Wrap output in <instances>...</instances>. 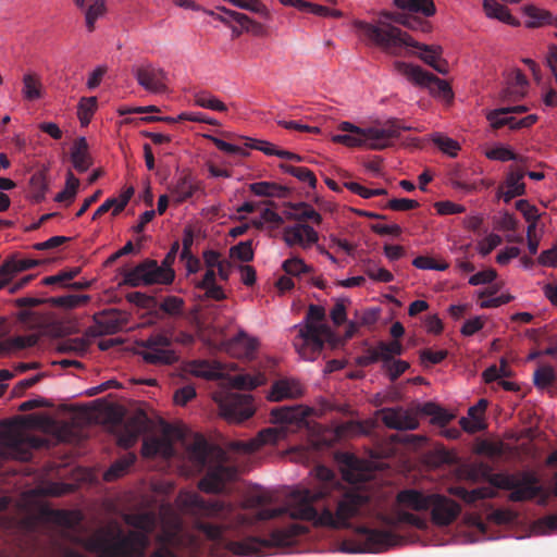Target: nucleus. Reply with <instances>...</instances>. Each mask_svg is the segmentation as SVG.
<instances>
[{
    "instance_id": "f257e3e1",
    "label": "nucleus",
    "mask_w": 557,
    "mask_h": 557,
    "mask_svg": "<svg viewBox=\"0 0 557 557\" xmlns=\"http://www.w3.org/2000/svg\"><path fill=\"white\" fill-rule=\"evenodd\" d=\"M50 520L63 528L60 532L62 540L82 546L97 557H145L158 524L156 548L149 557H180L178 553L194 550L199 544L171 507L162 508L159 516L153 510L125 512L122 520L128 527L127 531L120 522L111 520L87 537L72 532L76 521L67 510H51Z\"/></svg>"
},
{
    "instance_id": "f03ea898",
    "label": "nucleus",
    "mask_w": 557,
    "mask_h": 557,
    "mask_svg": "<svg viewBox=\"0 0 557 557\" xmlns=\"http://www.w3.org/2000/svg\"><path fill=\"white\" fill-rule=\"evenodd\" d=\"M317 483L311 488H296L284 507L270 508V496L253 491L246 482V525L250 517L270 520L288 513L293 520L312 522L317 527L348 528L351 518L368 511L370 497L364 492L347 488L327 467L319 465L311 470Z\"/></svg>"
},
{
    "instance_id": "7ed1b4c3",
    "label": "nucleus",
    "mask_w": 557,
    "mask_h": 557,
    "mask_svg": "<svg viewBox=\"0 0 557 557\" xmlns=\"http://www.w3.org/2000/svg\"><path fill=\"white\" fill-rule=\"evenodd\" d=\"M180 500L194 529L213 543L211 557L244 556V504L206 499L196 493L181 496Z\"/></svg>"
},
{
    "instance_id": "20e7f679",
    "label": "nucleus",
    "mask_w": 557,
    "mask_h": 557,
    "mask_svg": "<svg viewBox=\"0 0 557 557\" xmlns=\"http://www.w3.org/2000/svg\"><path fill=\"white\" fill-rule=\"evenodd\" d=\"M354 27L362 40L369 47L381 49L386 54L400 57L405 52L412 53L409 49L421 50L419 58L432 66L438 73H446V62L441 60L442 48L438 46H428L416 41L408 33L385 21H375L373 23L356 20Z\"/></svg>"
},
{
    "instance_id": "39448f33",
    "label": "nucleus",
    "mask_w": 557,
    "mask_h": 557,
    "mask_svg": "<svg viewBox=\"0 0 557 557\" xmlns=\"http://www.w3.org/2000/svg\"><path fill=\"white\" fill-rule=\"evenodd\" d=\"M339 131L346 134H338L332 137L334 143L347 147L366 146L372 150H383L392 145L393 139L400 136L401 131H409V126L401 125L396 119L386 121L382 127L361 128L350 122H342Z\"/></svg>"
},
{
    "instance_id": "423d86ee",
    "label": "nucleus",
    "mask_w": 557,
    "mask_h": 557,
    "mask_svg": "<svg viewBox=\"0 0 557 557\" xmlns=\"http://www.w3.org/2000/svg\"><path fill=\"white\" fill-rule=\"evenodd\" d=\"M325 310L318 305H310L304 325H295L299 330L294 341V347L305 360H314L324 348V343L330 339L332 332L322 323Z\"/></svg>"
},
{
    "instance_id": "0eeeda50",
    "label": "nucleus",
    "mask_w": 557,
    "mask_h": 557,
    "mask_svg": "<svg viewBox=\"0 0 557 557\" xmlns=\"http://www.w3.org/2000/svg\"><path fill=\"white\" fill-rule=\"evenodd\" d=\"M310 410L302 406H283L272 409L271 421L278 424V428H269L259 432L256 440L246 441V456L259 446L264 444H275L285 436L287 430H294L305 423ZM248 470V459L246 458V471Z\"/></svg>"
},
{
    "instance_id": "6e6552de",
    "label": "nucleus",
    "mask_w": 557,
    "mask_h": 557,
    "mask_svg": "<svg viewBox=\"0 0 557 557\" xmlns=\"http://www.w3.org/2000/svg\"><path fill=\"white\" fill-rule=\"evenodd\" d=\"M381 523L389 529H396L400 524H409L418 529H425L428 522L414 513L408 511H397L395 515L382 513L379 516ZM359 533L363 536L369 550L377 553L395 546L399 542V536L393 530H380L362 527Z\"/></svg>"
},
{
    "instance_id": "1a4fd4ad",
    "label": "nucleus",
    "mask_w": 557,
    "mask_h": 557,
    "mask_svg": "<svg viewBox=\"0 0 557 557\" xmlns=\"http://www.w3.org/2000/svg\"><path fill=\"white\" fill-rule=\"evenodd\" d=\"M487 481L492 486L510 491L508 499L513 503H522L541 497L540 504L545 505L547 495L534 472L520 471L518 473H491Z\"/></svg>"
},
{
    "instance_id": "9d476101",
    "label": "nucleus",
    "mask_w": 557,
    "mask_h": 557,
    "mask_svg": "<svg viewBox=\"0 0 557 557\" xmlns=\"http://www.w3.org/2000/svg\"><path fill=\"white\" fill-rule=\"evenodd\" d=\"M180 250L178 242H174L159 265L156 260L146 259L131 270L123 273V283L125 285L137 287L141 284H171L174 281L175 272L172 265Z\"/></svg>"
},
{
    "instance_id": "9b49d317",
    "label": "nucleus",
    "mask_w": 557,
    "mask_h": 557,
    "mask_svg": "<svg viewBox=\"0 0 557 557\" xmlns=\"http://www.w3.org/2000/svg\"><path fill=\"white\" fill-rule=\"evenodd\" d=\"M308 532L307 527L290 521L284 527L273 529L269 536L258 537L246 534V556L264 555L272 547L290 546L296 542L297 536Z\"/></svg>"
},
{
    "instance_id": "f8f14e48",
    "label": "nucleus",
    "mask_w": 557,
    "mask_h": 557,
    "mask_svg": "<svg viewBox=\"0 0 557 557\" xmlns=\"http://www.w3.org/2000/svg\"><path fill=\"white\" fill-rule=\"evenodd\" d=\"M394 67L411 83L421 87H428L431 92L441 96L444 99L453 98V90L449 84L423 70L421 66L403 61H396L394 62Z\"/></svg>"
},
{
    "instance_id": "ddd939ff",
    "label": "nucleus",
    "mask_w": 557,
    "mask_h": 557,
    "mask_svg": "<svg viewBox=\"0 0 557 557\" xmlns=\"http://www.w3.org/2000/svg\"><path fill=\"white\" fill-rule=\"evenodd\" d=\"M172 341L163 334H153L146 339L137 343L138 355L146 363L153 366L173 364L177 361V356L171 349Z\"/></svg>"
},
{
    "instance_id": "4468645a",
    "label": "nucleus",
    "mask_w": 557,
    "mask_h": 557,
    "mask_svg": "<svg viewBox=\"0 0 557 557\" xmlns=\"http://www.w3.org/2000/svg\"><path fill=\"white\" fill-rule=\"evenodd\" d=\"M137 84L151 94H163L168 90V73L146 61L132 70Z\"/></svg>"
},
{
    "instance_id": "2eb2a0df",
    "label": "nucleus",
    "mask_w": 557,
    "mask_h": 557,
    "mask_svg": "<svg viewBox=\"0 0 557 557\" xmlns=\"http://www.w3.org/2000/svg\"><path fill=\"white\" fill-rule=\"evenodd\" d=\"M246 391L253 389L258 386L265 384L267 371L274 367L273 360L267 358L261 363L260 368L257 369L255 364H250L253 360V352L260 346V342L257 337L249 336L246 334Z\"/></svg>"
},
{
    "instance_id": "dca6fc26",
    "label": "nucleus",
    "mask_w": 557,
    "mask_h": 557,
    "mask_svg": "<svg viewBox=\"0 0 557 557\" xmlns=\"http://www.w3.org/2000/svg\"><path fill=\"white\" fill-rule=\"evenodd\" d=\"M431 519L436 525H448L453 523L461 511L460 505L444 495L432 494L430 502Z\"/></svg>"
},
{
    "instance_id": "f3484780",
    "label": "nucleus",
    "mask_w": 557,
    "mask_h": 557,
    "mask_svg": "<svg viewBox=\"0 0 557 557\" xmlns=\"http://www.w3.org/2000/svg\"><path fill=\"white\" fill-rule=\"evenodd\" d=\"M236 469L219 465L208 470L205 476L199 481V488L206 493H220L226 488V484L235 480Z\"/></svg>"
},
{
    "instance_id": "a211bd4d",
    "label": "nucleus",
    "mask_w": 557,
    "mask_h": 557,
    "mask_svg": "<svg viewBox=\"0 0 557 557\" xmlns=\"http://www.w3.org/2000/svg\"><path fill=\"white\" fill-rule=\"evenodd\" d=\"M221 416L230 423L244 421V396L239 393L224 392L214 397Z\"/></svg>"
},
{
    "instance_id": "6ab92c4d",
    "label": "nucleus",
    "mask_w": 557,
    "mask_h": 557,
    "mask_svg": "<svg viewBox=\"0 0 557 557\" xmlns=\"http://www.w3.org/2000/svg\"><path fill=\"white\" fill-rule=\"evenodd\" d=\"M126 324V319L117 310L101 312L95 317V325L86 334L89 336L111 335L120 332Z\"/></svg>"
},
{
    "instance_id": "aec40b11",
    "label": "nucleus",
    "mask_w": 557,
    "mask_h": 557,
    "mask_svg": "<svg viewBox=\"0 0 557 557\" xmlns=\"http://www.w3.org/2000/svg\"><path fill=\"white\" fill-rule=\"evenodd\" d=\"M377 414L388 429L416 430L419 426L416 416L401 407L383 408Z\"/></svg>"
},
{
    "instance_id": "412c9836",
    "label": "nucleus",
    "mask_w": 557,
    "mask_h": 557,
    "mask_svg": "<svg viewBox=\"0 0 557 557\" xmlns=\"http://www.w3.org/2000/svg\"><path fill=\"white\" fill-rule=\"evenodd\" d=\"M318 233L308 224L286 226L283 231V239L288 247L300 246L307 248L318 242Z\"/></svg>"
},
{
    "instance_id": "4be33fe9",
    "label": "nucleus",
    "mask_w": 557,
    "mask_h": 557,
    "mask_svg": "<svg viewBox=\"0 0 557 557\" xmlns=\"http://www.w3.org/2000/svg\"><path fill=\"white\" fill-rule=\"evenodd\" d=\"M305 389L301 383L295 379H281L275 381L268 395L271 401H281L283 399H296L304 395Z\"/></svg>"
},
{
    "instance_id": "5701e85b",
    "label": "nucleus",
    "mask_w": 557,
    "mask_h": 557,
    "mask_svg": "<svg viewBox=\"0 0 557 557\" xmlns=\"http://www.w3.org/2000/svg\"><path fill=\"white\" fill-rule=\"evenodd\" d=\"M41 263L40 260L32 258H9L0 267V289L3 288L14 274L33 269Z\"/></svg>"
},
{
    "instance_id": "b1692460",
    "label": "nucleus",
    "mask_w": 557,
    "mask_h": 557,
    "mask_svg": "<svg viewBox=\"0 0 557 557\" xmlns=\"http://www.w3.org/2000/svg\"><path fill=\"white\" fill-rule=\"evenodd\" d=\"M528 79L521 70H513L507 78L506 87L500 92L503 101L511 102L521 99L527 90Z\"/></svg>"
},
{
    "instance_id": "393cba45",
    "label": "nucleus",
    "mask_w": 557,
    "mask_h": 557,
    "mask_svg": "<svg viewBox=\"0 0 557 557\" xmlns=\"http://www.w3.org/2000/svg\"><path fill=\"white\" fill-rule=\"evenodd\" d=\"M431 498L432 494H424L413 488L403 490L396 496L397 504L400 507L416 511L429 510Z\"/></svg>"
},
{
    "instance_id": "a878e982",
    "label": "nucleus",
    "mask_w": 557,
    "mask_h": 557,
    "mask_svg": "<svg viewBox=\"0 0 557 557\" xmlns=\"http://www.w3.org/2000/svg\"><path fill=\"white\" fill-rule=\"evenodd\" d=\"M525 173L521 169L510 168L508 172L505 185V190L503 187H499L498 194L499 197L504 199L505 202H509L511 199L518 196H522L525 193V185L523 183V177Z\"/></svg>"
},
{
    "instance_id": "bb28decb",
    "label": "nucleus",
    "mask_w": 557,
    "mask_h": 557,
    "mask_svg": "<svg viewBox=\"0 0 557 557\" xmlns=\"http://www.w3.org/2000/svg\"><path fill=\"white\" fill-rule=\"evenodd\" d=\"M200 188L199 184L189 175H180L169 186L170 194L176 203H182L194 196Z\"/></svg>"
},
{
    "instance_id": "cd10ccee",
    "label": "nucleus",
    "mask_w": 557,
    "mask_h": 557,
    "mask_svg": "<svg viewBox=\"0 0 557 557\" xmlns=\"http://www.w3.org/2000/svg\"><path fill=\"white\" fill-rule=\"evenodd\" d=\"M145 424L139 418H131L119 426L117 443L124 448L132 447L144 432Z\"/></svg>"
},
{
    "instance_id": "c85d7f7f",
    "label": "nucleus",
    "mask_w": 557,
    "mask_h": 557,
    "mask_svg": "<svg viewBox=\"0 0 557 557\" xmlns=\"http://www.w3.org/2000/svg\"><path fill=\"white\" fill-rule=\"evenodd\" d=\"M488 401L484 398H481L474 406L470 407L468 410V418H461L459 423L461 428L468 433H475L485 429V423L483 421L482 414L485 412L487 408Z\"/></svg>"
},
{
    "instance_id": "c756f323",
    "label": "nucleus",
    "mask_w": 557,
    "mask_h": 557,
    "mask_svg": "<svg viewBox=\"0 0 557 557\" xmlns=\"http://www.w3.org/2000/svg\"><path fill=\"white\" fill-rule=\"evenodd\" d=\"M71 161L74 169L79 172H86L92 164L91 157L88 152V143L85 137H78L71 149Z\"/></svg>"
},
{
    "instance_id": "7c9ffc66",
    "label": "nucleus",
    "mask_w": 557,
    "mask_h": 557,
    "mask_svg": "<svg viewBox=\"0 0 557 557\" xmlns=\"http://www.w3.org/2000/svg\"><path fill=\"white\" fill-rule=\"evenodd\" d=\"M230 259L231 262L223 261L219 264V275L222 280H227L230 274V269L232 264L236 267L238 270L240 277L244 280V242L237 243L230 249Z\"/></svg>"
},
{
    "instance_id": "2f4dec72",
    "label": "nucleus",
    "mask_w": 557,
    "mask_h": 557,
    "mask_svg": "<svg viewBox=\"0 0 557 557\" xmlns=\"http://www.w3.org/2000/svg\"><path fill=\"white\" fill-rule=\"evenodd\" d=\"M79 9H85L86 26L89 32L95 29L96 21L106 12L104 0H74Z\"/></svg>"
},
{
    "instance_id": "473e14b6",
    "label": "nucleus",
    "mask_w": 557,
    "mask_h": 557,
    "mask_svg": "<svg viewBox=\"0 0 557 557\" xmlns=\"http://www.w3.org/2000/svg\"><path fill=\"white\" fill-rule=\"evenodd\" d=\"M211 450L212 446L206 437L200 434H197L188 446L190 459L199 467H205L207 465Z\"/></svg>"
},
{
    "instance_id": "72a5a7b5",
    "label": "nucleus",
    "mask_w": 557,
    "mask_h": 557,
    "mask_svg": "<svg viewBox=\"0 0 557 557\" xmlns=\"http://www.w3.org/2000/svg\"><path fill=\"white\" fill-rule=\"evenodd\" d=\"M285 214L288 219H295L299 221L310 220L315 224H320L322 221L321 214L306 202L288 203Z\"/></svg>"
},
{
    "instance_id": "f704fd0d",
    "label": "nucleus",
    "mask_w": 557,
    "mask_h": 557,
    "mask_svg": "<svg viewBox=\"0 0 557 557\" xmlns=\"http://www.w3.org/2000/svg\"><path fill=\"white\" fill-rule=\"evenodd\" d=\"M249 190L258 197H277L286 198L290 194V189L286 186L271 182H257L249 185Z\"/></svg>"
},
{
    "instance_id": "c9c22d12",
    "label": "nucleus",
    "mask_w": 557,
    "mask_h": 557,
    "mask_svg": "<svg viewBox=\"0 0 557 557\" xmlns=\"http://www.w3.org/2000/svg\"><path fill=\"white\" fill-rule=\"evenodd\" d=\"M371 349L376 356V362L383 361L384 367L393 360L394 356H399L404 351V347L398 341H380L375 346H371Z\"/></svg>"
},
{
    "instance_id": "e433bc0d",
    "label": "nucleus",
    "mask_w": 557,
    "mask_h": 557,
    "mask_svg": "<svg viewBox=\"0 0 557 557\" xmlns=\"http://www.w3.org/2000/svg\"><path fill=\"white\" fill-rule=\"evenodd\" d=\"M483 9L485 14L491 18H496L511 26H518L519 21L513 17L508 9L496 0H484Z\"/></svg>"
},
{
    "instance_id": "4c0bfd02",
    "label": "nucleus",
    "mask_w": 557,
    "mask_h": 557,
    "mask_svg": "<svg viewBox=\"0 0 557 557\" xmlns=\"http://www.w3.org/2000/svg\"><path fill=\"white\" fill-rule=\"evenodd\" d=\"M394 3L399 9L420 13L426 17L433 16L436 12L433 0H394Z\"/></svg>"
},
{
    "instance_id": "58836bf2",
    "label": "nucleus",
    "mask_w": 557,
    "mask_h": 557,
    "mask_svg": "<svg viewBox=\"0 0 557 557\" xmlns=\"http://www.w3.org/2000/svg\"><path fill=\"white\" fill-rule=\"evenodd\" d=\"M385 21L394 25L392 22L401 24L410 29H424L425 22L419 17L407 15L405 13H394L384 11L377 21Z\"/></svg>"
},
{
    "instance_id": "ea45409f",
    "label": "nucleus",
    "mask_w": 557,
    "mask_h": 557,
    "mask_svg": "<svg viewBox=\"0 0 557 557\" xmlns=\"http://www.w3.org/2000/svg\"><path fill=\"white\" fill-rule=\"evenodd\" d=\"M22 95L27 101H35L42 97V84L35 73H26L23 76Z\"/></svg>"
},
{
    "instance_id": "a19ab883",
    "label": "nucleus",
    "mask_w": 557,
    "mask_h": 557,
    "mask_svg": "<svg viewBox=\"0 0 557 557\" xmlns=\"http://www.w3.org/2000/svg\"><path fill=\"white\" fill-rule=\"evenodd\" d=\"M216 10L222 12V15L218 16V21L232 28L233 37H239L244 28V14L225 7H216Z\"/></svg>"
},
{
    "instance_id": "79ce46f5",
    "label": "nucleus",
    "mask_w": 557,
    "mask_h": 557,
    "mask_svg": "<svg viewBox=\"0 0 557 557\" xmlns=\"http://www.w3.org/2000/svg\"><path fill=\"white\" fill-rule=\"evenodd\" d=\"M35 446L34 440L25 441L20 437H13L8 444V450L13 458L21 461H27L32 458V449Z\"/></svg>"
},
{
    "instance_id": "37998d69",
    "label": "nucleus",
    "mask_w": 557,
    "mask_h": 557,
    "mask_svg": "<svg viewBox=\"0 0 557 557\" xmlns=\"http://www.w3.org/2000/svg\"><path fill=\"white\" fill-rule=\"evenodd\" d=\"M141 451L145 457L161 455L169 458L173 455L174 449L169 441L163 438H153L144 443Z\"/></svg>"
},
{
    "instance_id": "c03bdc74",
    "label": "nucleus",
    "mask_w": 557,
    "mask_h": 557,
    "mask_svg": "<svg viewBox=\"0 0 557 557\" xmlns=\"http://www.w3.org/2000/svg\"><path fill=\"white\" fill-rule=\"evenodd\" d=\"M135 460L136 456L134 454H127L126 456L114 461L104 472V481L111 482L123 476L127 472L128 468L135 462Z\"/></svg>"
},
{
    "instance_id": "a18cd8bd",
    "label": "nucleus",
    "mask_w": 557,
    "mask_h": 557,
    "mask_svg": "<svg viewBox=\"0 0 557 557\" xmlns=\"http://www.w3.org/2000/svg\"><path fill=\"white\" fill-rule=\"evenodd\" d=\"M523 12L530 18L525 23L529 28L542 27L550 23L552 13L547 10L529 4L523 8Z\"/></svg>"
},
{
    "instance_id": "49530a36",
    "label": "nucleus",
    "mask_w": 557,
    "mask_h": 557,
    "mask_svg": "<svg viewBox=\"0 0 557 557\" xmlns=\"http://www.w3.org/2000/svg\"><path fill=\"white\" fill-rule=\"evenodd\" d=\"M198 287L205 290V295L213 300H221L224 298L223 289L215 283V270L207 269Z\"/></svg>"
},
{
    "instance_id": "de8ad7c7",
    "label": "nucleus",
    "mask_w": 557,
    "mask_h": 557,
    "mask_svg": "<svg viewBox=\"0 0 557 557\" xmlns=\"http://www.w3.org/2000/svg\"><path fill=\"white\" fill-rule=\"evenodd\" d=\"M38 337L34 334L25 336H15L0 343V355L11 350H18L33 347L37 344Z\"/></svg>"
},
{
    "instance_id": "09e8293b",
    "label": "nucleus",
    "mask_w": 557,
    "mask_h": 557,
    "mask_svg": "<svg viewBox=\"0 0 557 557\" xmlns=\"http://www.w3.org/2000/svg\"><path fill=\"white\" fill-rule=\"evenodd\" d=\"M283 223V219L280 214H277L275 211L263 208L261 210V214L258 219H250L246 216V230L253 225L257 228L263 227L265 224H270L272 227H276Z\"/></svg>"
},
{
    "instance_id": "8fccbe9b",
    "label": "nucleus",
    "mask_w": 557,
    "mask_h": 557,
    "mask_svg": "<svg viewBox=\"0 0 557 557\" xmlns=\"http://www.w3.org/2000/svg\"><path fill=\"white\" fill-rule=\"evenodd\" d=\"M280 168L285 172L293 176H295L298 181L307 183L311 188H315L317 186V177L314 173L305 166H294L289 164L282 163Z\"/></svg>"
},
{
    "instance_id": "3c124183",
    "label": "nucleus",
    "mask_w": 557,
    "mask_h": 557,
    "mask_svg": "<svg viewBox=\"0 0 557 557\" xmlns=\"http://www.w3.org/2000/svg\"><path fill=\"white\" fill-rule=\"evenodd\" d=\"M97 108V98H82L78 108H77V116L79 119L82 126H87L91 120V116Z\"/></svg>"
},
{
    "instance_id": "603ef678",
    "label": "nucleus",
    "mask_w": 557,
    "mask_h": 557,
    "mask_svg": "<svg viewBox=\"0 0 557 557\" xmlns=\"http://www.w3.org/2000/svg\"><path fill=\"white\" fill-rule=\"evenodd\" d=\"M184 305L185 302L182 298L176 296H168L159 305V308L168 315L181 317L183 315Z\"/></svg>"
},
{
    "instance_id": "864d4df0",
    "label": "nucleus",
    "mask_w": 557,
    "mask_h": 557,
    "mask_svg": "<svg viewBox=\"0 0 557 557\" xmlns=\"http://www.w3.org/2000/svg\"><path fill=\"white\" fill-rule=\"evenodd\" d=\"M486 158L490 160H497V161H522L523 158L517 153H515L511 149L505 146H497L494 147L485 152Z\"/></svg>"
},
{
    "instance_id": "5fc2aeb1",
    "label": "nucleus",
    "mask_w": 557,
    "mask_h": 557,
    "mask_svg": "<svg viewBox=\"0 0 557 557\" xmlns=\"http://www.w3.org/2000/svg\"><path fill=\"white\" fill-rule=\"evenodd\" d=\"M195 103L201 108L214 111L226 110L225 104L221 100L206 91L197 92L195 95Z\"/></svg>"
},
{
    "instance_id": "6e6d98bb",
    "label": "nucleus",
    "mask_w": 557,
    "mask_h": 557,
    "mask_svg": "<svg viewBox=\"0 0 557 557\" xmlns=\"http://www.w3.org/2000/svg\"><path fill=\"white\" fill-rule=\"evenodd\" d=\"M89 300V296L87 295H65L59 297L50 298V302L54 306L63 307V308H76L83 304H86Z\"/></svg>"
},
{
    "instance_id": "4d7b16f0",
    "label": "nucleus",
    "mask_w": 557,
    "mask_h": 557,
    "mask_svg": "<svg viewBox=\"0 0 557 557\" xmlns=\"http://www.w3.org/2000/svg\"><path fill=\"white\" fill-rule=\"evenodd\" d=\"M506 114H509V110L500 108L488 112L486 119L494 129H499L505 125H508L511 128V124H515V117L502 116Z\"/></svg>"
},
{
    "instance_id": "13d9d810",
    "label": "nucleus",
    "mask_w": 557,
    "mask_h": 557,
    "mask_svg": "<svg viewBox=\"0 0 557 557\" xmlns=\"http://www.w3.org/2000/svg\"><path fill=\"white\" fill-rule=\"evenodd\" d=\"M283 270L293 276H300L310 273L311 268L308 267L300 258H290L283 262Z\"/></svg>"
},
{
    "instance_id": "bf43d9fd",
    "label": "nucleus",
    "mask_w": 557,
    "mask_h": 557,
    "mask_svg": "<svg viewBox=\"0 0 557 557\" xmlns=\"http://www.w3.org/2000/svg\"><path fill=\"white\" fill-rule=\"evenodd\" d=\"M222 349L231 356L242 358L244 356V331L239 330L235 337L222 343Z\"/></svg>"
},
{
    "instance_id": "052dcab7",
    "label": "nucleus",
    "mask_w": 557,
    "mask_h": 557,
    "mask_svg": "<svg viewBox=\"0 0 557 557\" xmlns=\"http://www.w3.org/2000/svg\"><path fill=\"white\" fill-rule=\"evenodd\" d=\"M555 380V371L550 366H542L534 372V384L540 388L549 386Z\"/></svg>"
},
{
    "instance_id": "680f3d73",
    "label": "nucleus",
    "mask_w": 557,
    "mask_h": 557,
    "mask_svg": "<svg viewBox=\"0 0 557 557\" xmlns=\"http://www.w3.org/2000/svg\"><path fill=\"white\" fill-rule=\"evenodd\" d=\"M81 273V268H72L70 270L60 271L55 275L47 276L42 280L45 285L61 284L64 285L66 282L73 280Z\"/></svg>"
},
{
    "instance_id": "e2e57ef3",
    "label": "nucleus",
    "mask_w": 557,
    "mask_h": 557,
    "mask_svg": "<svg viewBox=\"0 0 557 557\" xmlns=\"http://www.w3.org/2000/svg\"><path fill=\"white\" fill-rule=\"evenodd\" d=\"M126 300L143 309H152L157 306V299L153 296L140 292H132L126 295Z\"/></svg>"
},
{
    "instance_id": "0e129e2a",
    "label": "nucleus",
    "mask_w": 557,
    "mask_h": 557,
    "mask_svg": "<svg viewBox=\"0 0 557 557\" xmlns=\"http://www.w3.org/2000/svg\"><path fill=\"white\" fill-rule=\"evenodd\" d=\"M29 184L33 199L36 202H40L41 200H44L47 190L45 177L41 174H34L30 178Z\"/></svg>"
},
{
    "instance_id": "69168bd1",
    "label": "nucleus",
    "mask_w": 557,
    "mask_h": 557,
    "mask_svg": "<svg viewBox=\"0 0 557 557\" xmlns=\"http://www.w3.org/2000/svg\"><path fill=\"white\" fill-rule=\"evenodd\" d=\"M412 264L421 270H437L445 271L448 269V263L443 262L438 263L433 258L428 256H419L413 259Z\"/></svg>"
},
{
    "instance_id": "338daca9",
    "label": "nucleus",
    "mask_w": 557,
    "mask_h": 557,
    "mask_svg": "<svg viewBox=\"0 0 557 557\" xmlns=\"http://www.w3.org/2000/svg\"><path fill=\"white\" fill-rule=\"evenodd\" d=\"M433 143L445 153H447L450 157H456L457 151L460 149L459 144L446 136L436 135L433 138Z\"/></svg>"
},
{
    "instance_id": "774afa93",
    "label": "nucleus",
    "mask_w": 557,
    "mask_h": 557,
    "mask_svg": "<svg viewBox=\"0 0 557 557\" xmlns=\"http://www.w3.org/2000/svg\"><path fill=\"white\" fill-rule=\"evenodd\" d=\"M503 243V238L495 233L488 234L484 239L479 243V252L486 257L490 255L496 247H498Z\"/></svg>"
}]
</instances>
